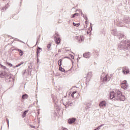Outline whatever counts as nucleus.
Masks as SVG:
<instances>
[{"instance_id": "12", "label": "nucleus", "mask_w": 130, "mask_h": 130, "mask_svg": "<svg viewBox=\"0 0 130 130\" xmlns=\"http://www.w3.org/2000/svg\"><path fill=\"white\" fill-rule=\"evenodd\" d=\"M119 100H120V101H124L125 100V96L122 94V95H121V96L120 97Z\"/></svg>"}, {"instance_id": "29", "label": "nucleus", "mask_w": 130, "mask_h": 130, "mask_svg": "<svg viewBox=\"0 0 130 130\" xmlns=\"http://www.w3.org/2000/svg\"><path fill=\"white\" fill-rule=\"evenodd\" d=\"M100 127H101V126H99L96 129H95L94 130H99L100 129Z\"/></svg>"}, {"instance_id": "2", "label": "nucleus", "mask_w": 130, "mask_h": 130, "mask_svg": "<svg viewBox=\"0 0 130 130\" xmlns=\"http://www.w3.org/2000/svg\"><path fill=\"white\" fill-rule=\"evenodd\" d=\"M121 87L122 89H127V88H128V84H127L126 81L124 80L122 81L121 84Z\"/></svg>"}, {"instance_id": "22", "label": "nucleus", "mask_w": 130, "mask_h": 130, "mask_svg": "<svg viewBox=\"0 0 130 130\" xmlns=\"http://www.w3.org/2000/svg\"><path fill=\"white\" fill-rule=\"evenodd\" d=\"M75 39H77L79 41V42H81V39L80 38V37L77 36L75 37Z\"/></svg>"}, {"instance_id": "17", "label": "nucleus", "mask_w": 130, "mask_h": 130, "mask_svg": "<svg viewBox=\"0 0 130 130\" xmlns=\"http://www.w3.org/2000/svg\"><path fill=\"white\" fill-rule=\"evenodd\" d=\"M18 52H19V55L20 56H22V55L23 54V51H22V50L18 49Z\"/></svg>"}, {"instance_id": "11", "label": "nucleus", "mask_w": 130, "mask_h": 130, "mask_svg": "<svg viewBox=\"0 0 130 130\" xmlns=\"http://www.w3.org/2000/svg\"><path fill=\"white\" fill-rule=\"evenodd\" d=\"M84 57H85V58H88V57H90V53H85L83 54Z\"/></svg>"}, {"instance_id": "10", "label": "nucleus", "mask_w": 130, "mask_h": 130, "mask_svg": "<svg viewBox=\"0 0 130 130\" xmlns=\"http://www.w3.org/2000/svg\"><path fill=\"white\" fill-rule=\"evenodd\" d=\"M92 76H93V74H92V72H89L87 74L86 78L87 79H90L92 78Z\"/></svg>"}, {"instance_id": "24", "label": "nucleus", "mask_w": 130, "mask_h": 130, "mask_svg": "<svg viewBox=\"0 0 130 130\" xmlns=\"http://www.w3.org/2000/svg\"><path fill=\"white\" fill-rule=\"evenodd\" d=\"M47 48H50L51 47V43H49L47 46Z\"/></svg>"}, {"instance_id": "23", "label": "nucleus", "mask_w": 130, "mask_h": 130, "mask_svg": "<svg viewBox=\"0 0 130 130\" xmlns=\"http://www.w3.org/2000/svg\"><path fill=\"white\" fill-rule=\"evenodd\" d=\"M59 71H60L61 72H64V69L62 68V67H59Z\"/></svg>"}, {"instance_id": "4", "label": "nucleus", "mask_w": 130, "mask_h": 130, "mask_svg": "<svg viewBox=\"0 0 130 130\" xmlns=\"http://www.w3.org/2000/svg\"><path fill=\"white\" fill-rule=\"evenodd\" d=\"M7 77H8V73L6 71L0 72V78H7Z\"/></svg>"}, {"instance_id": "5", "label": "nucleus", "mask_w": 130, "mask_h": 130, "mask_svg": "<svg viewBox=\"0 0 130 130\" xmlns=\"http://www.w3.org/2000/svg\"><path fill=\"white\" fill-rule=\"evenodd\" d=\"M122 72L124 75H126L129 73V70L126 69L125 67H123L122 69Z\"/></svg>"}, {"instance_id": "27", "label": "nucleus", "mask_w": 130, "mask_h": 130, "mask_svg": "<svg viewBox=\"0 0 130 130\" xmlns=\"http://www.w3.org/2000/svg\"><path fill=\"white\" fill-rule=\"evenodd\" d=\"M7 64H8L10 67H13V64L11 63H9L8 62H6Z\"/></svg>"}, {"instance_id": "28", "label": "nucleus", "mask_w": 130, "mask_h": 130, "mask_svg": "<svg viewBox=\"0 0 130 130\" xmlns=\"http://www.w3.org/2000/svg\"><path fill=\"white\" fill-rule=\"evenodd\" d=\"M58 37V33L56 32L55 34V37Z\"/></svg>"}, {"instance_id": "15", "label": "nucleus", "mask_w": 130, "mask_h": 130, "mask_svg": "<svg viewBox=\"0 0 130 130\" xmlns=\"http://www.w3.org/2000/svg\"><path fill=\"white\" fill-rule=\"evenodd\" d=\"M28 111H29V110L25 111L22 114V117H26V114H27V113H28Z\"/></svg>"}, {"instance_id": "16", "label": "nucleus", "mask_w": 130, "mask_h": 130, "mask_svg": "<svg viewBox=\"0 0 130 130\" xmlns=\"http://www.w3.org/2000/svg\"><path fill=\"white\" fill-rule=\"evenodd\" d=\"M81 24L80 23H75V22H73V25L75 26L76 27H79Z\"/></svg>"}, {"instance_id": "3", "label": "nucleus", "mask_w": 130, "mask_h": 130, "mask_svg": "<svg viewBox=\"0 0 130 130\" xmlns=\"http://www.w3.org/2000/svg\"><path fill=\"white\" fill-rule=\"evenodd\" d=\"M102 75L104 76V77L103 78L104 82H107V81H110V79H111V78L110 77V76H109V75H108V74H103Z\"/></svg>"}, {"instance_id": "20", "label": "nucleus", "mask_w": 130, "mask_h": 130, "mask_svg": "<svg viewBox=\"0 0 130 130\" xmlns=\"http://www.w3.org/2000/svg\"><path fill=\"white\" fill-rule=\"evenodd\" d=\"M23 63H24V62H21L19 64L16 65L15 67H14V68H18V67H20V66H22V64H23Z\"/></svg>"}, {"instance_id": "6", "label": "nucleus", "mask_w": 130, "mask_h": 130, "mask_svg": "<svg viewBox=\"0 0 130 130\" xmlns=\"http://www.w3.org/2000/svg\"><path fill=\"white\" fill-rule=\"evenodd\" d=\"M116 96V94H115V93H114V92L112 91L110 93V99H113V98H115V96Z\"/></svg>"}, {"instance_id": "31", "label": "nucleus", "mask_w": 130, "mask_h": 130, "mask_svg": "<svg viewBox=\"0 0 130 130\" xmlns=\"http://www.w3.org/2000/svg\"><path fill=\"white\" fill-rule=\"evenodd\" d=\"M31 127H34V128L35 127V126H31Z\"/></svg>"}, {"instance_id": "8", "label": "nucleus", "mask_w": 130, "mask_h": 130, "mask_svg": "<svg viewBox=\"0 0 130 130\" xmlns=\"http://www.w3.org/2000/svg\"><path fill=\"white\" fill-rule=\"evenodd\" d=\"M99 105L101 107H103L104 106H106V102L102 101L100 103Z\"/></svg>"}, {"instance_id": "13", "label": "nucleus", "mask_w": 130, "mask_h": 130, "mask_svg": "<svg viewBox=\"0 0 130 130\" xmlns=\"http://www.w3.org/2000/svg\"><path fill=\"white\" fill-rule=\"evenodd\" d=\"M28 97H29V96L28 95V94H25L22 95V99H28Z\"/></svg>"}, {"instance_id": "18", "label": "nucleus", "mask_w": 130, "mask_h": 130, "mask_svg": "<svg viewBox=\"0 0 130 130\" xmlns=\"http://www.w3.org/2000/svg\"><path fill=\"white\" fill-rule=\"evenodd\" d=\"M77 16H79L78 13H75L72 15L71 18H75V17H77Z\"/></svg>"}, {"instance_id": "7", "label": "nucleus", "mask_w": 130, "mask_h": 130, "mask_svg": "<svg viewBox=\"0 0 130 130\" xmlns=\"http://www.w3.org/2000/svg\"><path fill=\"white\" fill-rule=\"evenodd\" d=\"M75 121H76V119H75L74 118L69 119L68 120V122H69V123H70V124H72V123H74V122H75Z\"/></svg>"}, {"instance_id": "26", "label": "nucleus", "mask_w": 130, "mask_h": 130, "mask_svg": "<svg viewBox=\"0 0 130 130\" xmlns=\"http://www.w3.org/2000/svg\"><path fill=\"white\" fill-rule=\"evenodd\" d=\"M1 66L2 68V69H3V70H6L7 69V67L4 66L1 64Z\"/></svg>"}, {"instance_id": "19", "label": "nucleus", "mask_w": 130, "mask_h": 130, "mask_svg": "<svg viewBox=\"0 0 130 130\" xmlns=\"http://www.w3.org/2000/svg\"><path fill=\"white\" fill-rule=\"evenodd\" d=\"M80 42H82L84 40V36L83 35H81L80 36Z\"/></svg>"}, {"instance_id": "14", "label": "nucleus", "mask_w": 130, "mask_h": 130, "mask_svg": "<svg viewBox=\"0 0 130 130\" xmlns=\"http://www.w3.org/2000/svg\"><path fill=\"white\" fill-rule=\"evenodd\" d=\"M56 43L57 44H59V43H60V39L59 38H56Z\"/></svg>"}, {"instance_id": "25", "label": "nucleus", "mask_w": 130, "mask_h": 130, "mask_svg": "<svg viewBox=\"0 0 130 130\" xmlns=\"http://www.w3.org/2000/svg\"><path fill=\"white\" fill-rule=\"evenodd\" d=\"M40 49H41V48H39V49L37 50V55H38V54H39V53H40V52L39 51V50H40Z\"/></svg>"}, {"instance_id": "9", "label": "nucleus", "mask_w": 130, "mask_h": 130, "mask_svg": "<svg viewBox=\"0 0 130 130\" xmlns=\"http://www.w3.org/2000/svg\"><path fill=\"white\" fill-rule=\"evenodd\" d=\"M77 91L75 90L73 92V93L71 94L72 97H73V98H76V97H77Z\"/></svg>"}, {"instance_id": "1", "label": "nucleus", "mask_w": 130, "mask_h": 130, "mask_svg": "<svg viewBox=\"0 0 130 130\" xmlns=\"http://www.w3.org/2000/svg\"><path fill=\"white\" fill-rule=\"evenodd\" d=\"M122 95V93H121V91L117 90L116 91V96H115V99L117 100H119L120 99L121 96Z\"/></svg>"}, {"instance_id": "30", "label": "nucleus", "mask_w": 130, "mask_h": 130, "mask_svg": "<svg viewBox=\"0 0 130 130\" xmlns=\"http://www.w3.org/2000/svg\"><path fill=\"white\" fill-rule=\"evenodd\" d=\"M62 130H68V129L66 128H64Z\"/></svg>"}, {"instance_id": "21", "label": "nucleus", "mask_w": 130, "mask_h": 130, "mask_svg": "<svg viewBox=\"0 0 130 130\" xmlns=\"http://www.w3.org/2000/svg\"><path fill=\"white\" fill-rule=\"evenodd\" d=\"M61 62H62L61 59H59L58 61V64L59 67H60L61 66Z\"/></svg>"}]
</instances>
